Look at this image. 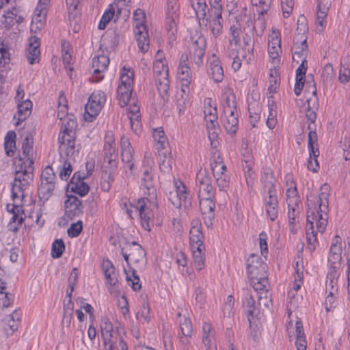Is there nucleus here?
<instances>
[{"mask_svg": "<svg viewBox=\"0 0 350 350\" xmlns=\"http://www.w3.org/2000/svg\"><path fill=\"white\" fill-rule=\"evenodd\" d=\"M34 162L32 158L20 157L14 163L15 177L12 185V198H24V191L33 179Z\"/></svg>", "mask_w": 350, "mask_h": 350, "instance_id": "nucleus-1", "label": "nucleus"}, {"mask_svg": "<svg viewBox=\"0 0 350 350\" xmlns=\"http://www.w3.org/2000/svg\"><path fill=\"white\" fill-rule=\"evenodd\" d=\"M314 220L316 221L317 230L323 233L327 224V212H320V210H318L315 213L314 211H310V208L308 210L306 234L308 248L310 251H313L316 248L314 243L317 242V233L314 230Z\"/></svg>", "mask_w": 350, "mask_h": 350, "instance_id": "nucleus-2", "label": "nucleus"}, {"mask_svg": "<svg viewBox=\"0 0 350 350\" xmlns=\"http://www.w3.org/2000/svg\"><path fill=\"white\" fill-rule=\"evenodd\" d=\"M207 8L208 28L215 38L222 33L224 19L222 16L224 7L221 1H208Z\"/></svg>", "mask_w": 350, "mask_h": 350, "instance_id": "nucleus-3", "label": "nucleus"}, {"mask_svg": "<svg viewBox=\"0 0 350 350\" xmlns=\"http://www.w3.org/2000/svg\"><path fill=\"white\" fill-rule=\"evenodd\" d=\"M211 167L219 190L225 191L229 186V177L226 174V165L224 162L220 152L217 150L213 152L211 160Z\"/></svg>", "mask_w": 350, "mask_h": 350, "instance_id": "nucleus-4", "label": "nucleus"}, {"mask_svg": "<svg viewBox=\"0 0 350 350\" xmlns=\"http://www.w3.org/2000/svg\"><path fill=\"white\" fill-rule=\"evenodd\" d=\"M206 46V42L204 36L198 33L191 36L189 41V56L197 67H199L202 63Z\"/></svg>", "mask_w": 350, "mask_h": 350, "instance_id": "nucleus-5", "label": "nucleus"}, {"mask_svg": "<svg viewBox=\"0 0 350 350\" xmlns=\"http://www.w3.org/2000/svg\"><path fill=\"white\" fill-rule=\"evenodd\" d=\"M106 101V95L101 91L94 92L90 96L85 106L84 118L86 121L92 122L100 111Z\"/></svg>", "mask_w": 350, "mask_h": 350, "instance_id": "nucleus-6", "label": "nucleus"}, {"mask_svg": "<svg viewBox=\"0 0 350 350\" xmlns=\"http://www.w3.org/2000/svg\"><path fill=\"white\" fill-rule=\"evenodd\" d=\"M149 204L150 200L148 198H142L133 206L135 212L139 215L142 227L148 232L151 230V226L153 224V213Z\"/></svg>", "mask_w": 350, "mask_h": 350, "instance_id": "nucleus-7", "label": "nucleus"}, {"mask_svg": "<svg viewBox=\"0 0 350 350\" xmlns=\"http://www.w3.org/2000/svg\"><path fill=\"white\" fill-rule=\"evenodd\" d=\"M196 186L198 198L215 196V189L212 185L211 177L206 170H200L198 172Z\"/></svg>", "mask_w": 350, "mask_h": 350, "instance_id": "nucleus-8", "label": "nucleus"}, {"mask_svg": "<svg viewBox=\"0 0 350 350\" xmlns=\"http://www.w3.org/2000/svg\"><path fill=\"white\" fill-rule=\"evenodd\" d=\"M175 186L176 189L172 191H170L167 197L172 205L176 208L182 206L185 208L191 206V201L185 185L182 182H176Z\"/></svg>", "mask_w": 350, "mask_h": 350, "instance_id": "nucleus-9", "label": "nucleus"}, {"mask_svg": "<svg viewBox=\"0 0 350 350\" xmlns=\"http://www.w3.org/2000/svg\"><path fill=\"white\" fill-rule=\"evenodd\" d=\"M267 269V265L263 262L259 255L255 254L250 255L247 260V273L250 279L268 275Z\"/></svg>", "mask_w": 350, "mask_h": 350, "instance_id": "nucleus-10", "label": "nucleus"}, {"mask_svg": "<svg viewBox=\"0 0 350 350\" xmlns=\"http://www.w3.org/2000/svg\"><path fill=\"white\" fill-rule=\"evenodd\" d=\"M121 252L128 264L129 259L134 263L143 262L146 260L145 250L136 241L126 243L125 245L121 248Z\"/></svg>", "mask_w": 350, "mask_h": 350, "instance_id": "nucleus-11", "label": "nucleus"}, {"mask_svg": "<svg viewBox=\"0 0 350 350\" xmlns=\"http://www.w3.org/2000/svg\"><path fill=\"white\" fill-rule=\"evenodd\" d=\"M200 208L204 220V223L207 228H211L215 219V196L198 198Z\"/></svg>", "mask_w": 350, "mask_h": 350, "instance_id": "nucleus-12", "label": "nucleus"}, {"mask_svg": "<svg viewBox=\"0 0 350 350\" xmlns=\"http://www.w3.org/2000/svg\"><path fill=\"white\" fill-rule=\"evenodd\" d=\"M244 299L243 306L247 312V315L256 317L259 313V306L266 301L262 295L258 296V302H256L254 298L251 290L243 289Z\"/></svg>", "mask_w": 350, "mask_h": 350, "instance_id": "nucleus-13", "label": "nucleus"}, {"mask_svg": "<svg viewBox=\"0 0 350 350\" xmlns=\"http://www.w3.org/2000/svg\"><path fill=\"white\" fill-rule=\"evenodd\" d=\"M65 213L64 219L72 220L75 217L79 216L83 213L82 202L77 197L68 196L65 201Z\"/></svg>", "mask_w": 350, "mask_h": 350, "instance_id": "nucleus-14", "label": "nucleus"}, {"mask_svg": "<svg viewBox=\"0 0 350 350\" xmlns=\"http://www.w3.org/2000/svg\"><path fill=\"white\" fill-rule=\"evenodd\" d=\"M268 197L264 199L266 213L271 221H275L278 214V199L276 194V189L264 191Z\"/></svg>", "mask_w": 350, "mask_h": 350, "instance_id": "nucleus-15", "label": "nucleus"}, {"mask_svg": "<svg viewBox=\"0 0 350 350\" xmlns=\"http://www.w3.org/2000/svg\"><path fill=\"white\" fill-rule=\"evenodd\" d=\"M202 224L198 219H194L191 221V228L189 232L191 247L195 249L197 245H204V237L202 230Z\"/></svg>", "mask_w": 350, "mask_h": 350, "instance_id": "nucleus-16", "label": "nucleus"}, {"mask_svg": "<svg viewBox=\"0 0 350 350\" xmlns=\"http://www.w3.org/2000/svg\"><path fill=\"white\" fill-rule=\"evenodd\" d=\"M215 332L208 323H204L202 325V342L206 350H217Z\"/></svg>", "mask_w": 350, "mask_h": 350, "instance_id": "nucleus-17", "label": "nucleus"}, {"mask_svg": "<svg viewBox=\"0 0 350 350\" xmlns=\"http://www.w3.org/2000/svg\"><path fill=\"white\" fill-rule=\"evenodd\" d=\"M68 188L71 191L80 196H85L90 190L88 185L83 181V178L81 176L79 172L74 174L68 185Z\"/></svg>", "mask_w": 350, "mask_h": 350, "instance_id": "nucleus-18", "label": "nucleus"}, {"mask_svg": "<svg viewBox=\"0 0 350 350\" xmlns=\"http://www.w3.org/2000/svg\"><path fill=\"white\" fill-rule=\"evenodd\" d=\"M40 42L38 37L33 36L29 39V45L27 49V58L30 64L38 62L40 57Z\"/></svg>", "mask_w": 350, "mask_h": 350, "instance_id": "nucleus-19", "label": "nucleus"}, {"mask_svg": "<svg viewBox=\"0 0 350 350\" xmlns=\"http://www.w3.org/2000/svg\"><path fill=\"white\" fill-rule=\"evenodd\" d=\"M109 64V59L105 55H98L92 59V68H94L93 75L96 81H100L103 78L101 73L107 70Z\"/></svg>", "mask_w": 350, "mask_h": 350, "instance_id": "nucleus-20", "label": "nucleus"}, {"mask_svg": "<svg viewBox=\"0 0 350 350\" xmlns=\"http://www.w3.org/2000/svg\"><path fill=\"white\" fill-rule=\"evenodd\" d=\"M191 4L195 10L200 25H204L208 28L207 4L206 0H191Z\"/></svg>", "mask_w": 350, "mask_h": 350, "instance_id": "nucleus-21", "label": "nucleus"}, {"mask_svg": "<svg viewBox=\"0 0 350 350\" xmlns=\"http://www.w3.org/2000/svg\"><path fill=\"white\" fill-rule=\"evenodd\" d=\"M243 45L240 49H238V53L240 58L248 64L254 59V42L250 36L245 34L243 37Z\"/></svg>", "mask_w": 350, "mask_h": 350, "instance_id": "nucleus-22", "label": "nucleus"}, {"mask_svg": "<svg viewBox=\"0 0 350 350\" xmlns=\"http://www.w3.org/2000/svg\"><path fill=\"white\" fill-rule=\"evenodd\" d=\"M142 185L147 190V191H145V193L150 196L151 198H155L156 188L151 167H147L144 170L142 178Z\"/></svg>", "mask_w": 350, "mask_h": 350, "instance_id": "nucleus-23", "label": "nucleus"}, {"mask_svg": "<svg viewBox=\"0 0 350 350\" xmlns=\"http://www.w3.org/2000/svg\"><path fill=\"white\" fill-rule=\"evenodd\" d=\"M208 73L215 82L219 83L224 79V73L223 68L219 59L215 55H213L212 59L210 61Z\"/></svg>", "mask_w": 350, "mask_h": 350, "instance_id": "nucleus-24", "label": "nucleus"}, {"mask_svg": "<svg viewBox=\"0 0 350 350\" xmlns=\"http://www.w3.org/2000/svg\"><path fill=\"white\" fill-rule=\"evenodd\" d=\"M36 131L34 129L31 131H25L21 135L23 137L22 142V150L24 159L32 158L33 155V135Z\"/></svg>", "mask_w": 350, "mask_h": 350, "instance_id": "nucleus-25", "label": "nucleus"}, {"mask_svg": "<svg viewBox=\"0 0 350 350\" xmlns=\"http://www.w3.org/2000/svg\"><path fill=\"white\" fill-rule=\"evenodd\" d=\"M260 183L262 185L263 191L275 189L276 178L273 170L267 166H264L261 170Z\"/></svg>", "mask_w": 350, "mask_h": 350, "instance_id": "nucleus-26", "label": "nucleus"}, {"mask_svg": "<svg viewBox=\"0 0 350 350\" xmlns=\"http://www.w3.org/2000/svg\"><path fill=\"white\" fill-rule=\"evenodd\" d=\"M250 283L252 286L254 290L260 294V295L262 296V294H265L264 299L266 302H264L263 304L266 307H269L268 302L270 301V299H267V286L268 284V275H265V277H256L254 278V279H250Z\"/></svg>", "mask_w": 350, "mask_h": 350, "instance_id": "nucleus-27", "label": "nucleus"}, {"mask_svg": "<svg viewBox=\"0 0 350 350\" xmlns=\"http://www.w3.org/2000/svg\"><path fill=\"white\" fill-rule=\"evenodd\" d=\"M17 112L14 116V118L17 120L16 125L25 120L31 114L32 109V103L29 99L24 100L17 103Z\"/></svg>", "mask_w": 350, "mask_h": 350, "instance_id": "nucleus-28", "label": "nucleus"}, {"mask_svg": "<svg viewBox=\"0 0 350 350\" xmlns=\"http://www.w3.org/2000/svg\"><path fill=\"white\" fill-rule=\"evenodd\" d=\"M330 5L329 0H318L316 24L321 26L322 29L325 27V18Z\"/></svg>", "mask_w": 350, "mask_h": 350, "instance_id": "nucleus-29", "label": "nucleus"}, {"mask_svg": "<svg viewBox=\"0 0 350 350\" xmlns=\"http://www.w3.org/2000/svg\"><path fill=\"white\" fill-rule=\"evenodd\" d=\"M308 129L310 130L308 133V149L309 154L310 157H314L316 166H318L317 157L319 155V151L317 147V135L315 131V128H312L310 124L308 125Z\"/></svg>", "mask_w": 350, "mask_h": 350, "instance_id": "nucleus-30", "label": "nucleus"}, {"mask_svg": "<svg viewBox=\"0 0 350 350\" xmlns=\"http://www.w3.org/2000/svg\"><path fill=\"white\" fill-rule=\"evenodd\" d=\"M185 59H187V57H184L183 55L178 68V78L182 81V85L188 88L191 79V69L185 63Z\"/></svg>", "mask_w": 350, "mask_h": 350, "instance_id": "nucleus-31", "label": "nucleus"}, {"mask_svg": "<svg viewBox=\"0 0 350 350\" xmlns=\"http://www.w3.org/2000/svg\"><path fill=\"white\" fill-rule=\"evenodd\" d=\"M236 112L232 113H224L225 118L223 120V125L228 134L234 135L238 129L239 120Z\"/></svg>", "mask_w": 350, "mask_h": 350, "instance_id": "nucleus-32", "label": "nucleus"}, {"mask_svg": "<svg viewBox=\"0 0 350 350\" xmlns=\"http://www.w3.org/2000/svg\"><path fill=\"white\" fill-rule=\"evenodd\" d=\"M55 186V180H42L38 189V193L40 198L47 200L53 194Z\"/></svg>", "mask_w": 350, "mask_h": 350, "instance_id": "nucleus-33", "label": "nucleus"}, {"mask_svg": "<svg viewBox=\"0 0 350 350\" xmlns=\"http://www.w3.org/2000/svg\"><path fill=\"white\" fill-rule=\"evenodd\" d=\"M294 46L295 51L293 55V61L297 62V63H299V59H306L308 52L307 38L301 40V41H299V42L297 44H295L294 43Z\"/></svg>", "mask_w": 350, "mask_h": 350, "instance_id": "nucleus-34", "label": "nucleus"}, {"mask_svg": "<svg viewBox=\"0 0 350 350\" xmlns=\"http://www.w3.org/2000/svg\"><path fill=\"white\" fill-rule=\"evenodd\" d=\"M107 288L110 293L114 296H119L120 291L118 290V273L116 269L105 275Z\"/></svg>", "mask_w": 350, "mask_h": 350, "instance_id": "nucleus-35", "label": "nucleus"}, {"mask_svg": "<svg viewBox=\"0 0 350 350\" xmlns=\"http://www.w3.org/2000/svg\"><path fill=\"white\" fill-rule=\"evenodd\" d=\"M229 32L230 38L227 51H231V54L234 55L237 53L236 50H238V44L240 42V29L235 25H232L230 27Z\"/></svg>", "mask_w": 350, "mask_h": 350, "instance_id": "nucleus-36", "label": "nucleus"}, {"mask_svg": "<svg viewBox=\"0 0 350 350\" xmlns=\"http://www.w3.org/2000/svg\"><path fill=\"white\" fill-rule=\"evenodd\" d=\"M192 250L194 266L198 271H200L204 268V266L205 246L197 245L195 249Z\"/></svg>", "mask_w": 350, "mask_h": 350, "instance_id": "nucleus-37", "label": "nucleus"}, {"mask_svg": "<svg viewBox=\"0 0 350 350\" xmlns=\"http://www.w3.org/2000/svg\"><path fill=\"white\" fill-rule=\"evenodd\" d=\"M308 26L306 19L304 16H299L297 20V27L295 31V36L294 38V42L297 44L301 40L307 38L306 33L308 32Z\"/></svg>", "mask_w": 350, "mask_h": 350, "instance_id": "nucleus-38", "label": "nucleus"}, {"mask_svg": "<svg viewBox=\"0 0 350 350\" xmlns=\"http://www.w3.org/2000/svg\"><path fill=\"white\" fill-rule=\"evenodd\" d=\"M329 185L324 184L320 188V193L319 195V210L320 212H327L328 210V198H329Z\"/></svg>", "mask_w": 350, "mask_h": 350, "instance_id": "nucleus-39", "label": "nucleus"}, {"mask_svg": "<svg viewBox=\"0 0 350 350\" xmlns=\"http://www.w3.org/2000/svg\"><path fill=\"white\" fill-rule=\"evenodd\" d=\"M135 35L139 50L142 53H146V51H148L149 48V38L147 29H137V31H135Z\"/></svg>", "mask_w": 350, "mask_h": 350, "instance_id": "nucleus-40", "label": "nucleus"}, {"mask_svg": "<svg viewBox=\"0 0 350 350\" xmlns=\"http://www.w3.org/2000/svg\"><path fill=\"white\" fill-rule=\"evenodd\" d=\"M223 109L224 113H232V112L237 111V103L234 94L225 93L223 94Z\"/></svg>", "mask_w": 350, "mask_h": 350, "instance_id": "nucleus-41", "label": "nucleus"}, {"mask_svg": "<svg viewBox=\"0 0 350 350\" xmlns=\"http://www.w3.org/2000/svg\"><path fill=\"white\" fill-rule=\"evenodd\" d=\"M16 133L8 131L5 137L4 148L7 156L12 157L16 150Z\"/></svg>", "mask_w": 350, "mask_h": 350, "instance_id": "nucleus-42", "label": "nucleus"}, {"mask_svg": "<svg viewBox=\"0 0 350 350\" xmlns=\"http://www.w3.org/2000/svg\"><path fill=\"white\" fill-rule=\"evenodd\" d=\"M114 173L111 170H102L100 187L103 191L107 192L110 190L111 185L114 181Z\"/></svg>", "mask_w": 350, "mask_h": 350, "instance_id": "nucleus-43", "label": "nucleus"}, {"mask_svg": "<svg viewBox=\"0 0 350 350\" xmlns=\"http://www.w3.org/2000/svg\"><path fill=\"white\" fill-rule=\"evenodd\" d=\"M115 8L113 4L109 5L107 9L103 14L100 23L98 24V29L103 30L106 28L107 25L111 21L112 18L115 16Z\"/></svg>", "mask_w": 350, "mask_h": 350, "instance_id": "nucleus-44", "label": "nucleus"}, {"mask_svg": "<svg viewBox=\"0 0 350 350\" xmlns=\"http://www.w3.org/2000/svg\"><path fill=\"white\" fill-rule=\"evenodd\" d=\"M103 339L104 345L107 350H115L118 349L119 347V338L120 336H115L113 332L107 333V336L105 334H102Z\"/></svg>", "mask_w": 350, "mask_h": 350, "instance_id": "nucleus-45", "label": "nucleus"}, {"mask_svg": "<svg viewBox=\"0 0 350 350\" xmlns=\"http://www.w3.org/2000/svg\"><path fill=\"white\" fill-rule=\"evenodd\" d=\"M153 71L155 77H168V66L162 59H157L154 62Z\"/></svg>", "mask_w": 350, "mask_h": 350, "instance_id": "nucleus-46", "label": "nucleus"}, {"mask_svg": "<svg viewBox=\"0 0 350 350\" xmlns=\"http://www.w3.org/2000/svg\"><path fill=\"white\" fill-rule=\"evenodd\" d=\"M272 0H251L253 6L256 7V11L259 16H263L269 10Z\"/></svg>", "mask_w": 350, "mask_h": 350, "instance_id": "nucleus-47", "label": "nucleus"}, {"mask_svg": "<svg viewBox=\"0 0 350 350\" xmlns=\"http://www.w3.org/2000/svg\"><path fill=\"white\" fill-rule=\"evenodd\" d=\"M338 79L342 83L350 80V59H347V62L345 59L341 62Z\"/></svg>", "mask_w": 350, "mask_h": 350, "instance_id": "nucleus-48", "label": "nucleus"}, {"mask_svg": "<svg viewBox=\"0 0 350 350\" xmlns=\"http://www.w3.org/2000/svg\"><path fill=\"white\" fill-rule=\"evenodd\" d=\"M155 81L159 94L163 98L167 96L170 88L168 77H155Z\"/></svg>", "mask_w": 350, "mask_h": 350, "instance_id": "nucleus-49", "label": "nucleus"}, {"mask_svg": "<svg viewBox=\"0 0 350 350\" xmlns=\"http://www.w3.org/2000/svg\"><path fill=\"white\" fill-rule=\"evenodd\" d=\"M61 129L62 131H75L77 126V121L70 118V116L60 117Z\"/></svg>", "mask_w": 350, "mask_h": 350, "instance_id": "nucleus-50", "label": "nucleus"}, {"mask_svg": "<svg viewBox=\"0 0 350 350\" xmlns=\"http://www.w3.org/2000/svg\"><path fill=\"white\" fill-rule=\"evenodd\" d=\"M153 137L159 146V149L165 148V145L167 144V137L165 135L164 131L162 128L154 129L153 133Z\"/></svg>", "mask_w": 350, "mask_h": 350, "instance_id": "nucleus-51", "label": "nucleus"}, {"mask_svg": "<svg viewBox=\"0 0 350 350\" xmlns=\"http://www.w3.org/2000/svg\"><path fill=\"white\" fill-rule=\"evenodd\" d=\"M188 104V95L185 89H181V93L178 94L176 106L180 114L183 113Z\"/></svg>", "mask_w": 350, "mask_h": 350, "instance_id": "nucleus-52", "label": "nucleus"}, {"mask_svg": "<svg viewBox=\"0 0 350 350\" xmlns=\"http://www.w3.org/2000/svg\"><path fill=\"white\" fill-rule=\"evenodd\" d=\"M10 62V53L5 40L0 37V66H4Z\"/></svg>", "mask_w": 350, "mask_h": 350, "instance_id": "nucleus-53", "label": "nucleus"}, {"mask_svg": "<svg viewBox=\"0 0 350 350\" xmlns=\"http://www.w3.org/2000/svg\"><path fill=\"white\" fill-rule=\"evenodd\" d=\"M65 250V244L62 239H56L52 244L51 256L53 258H60Z\"/></svg>", "mask_w": 350, "mask_h": 350, "instance_id": "nucleus-54", "label": "nucleus"}, {"mask_svg": "<svg viewBox=\"0 0 350 350\" xmlns=\"http://www.w3.org/2000/svg\"><path fill=\"white\" fill-rule=\"evenodd\" d=\"M133 19L135 21V27L137 29H143V30H146V26L144 24L146 14L143 10L137 9L134 12Z\"/></svg>", "mask_w": 350, "mask_h": 350, "instance_id": "nucleus-55", "label": "nucleus"}, {"mask_svg": "<svg viewBox=\"0 0 350 350\" xmlns=\"http://www.w3.org/2000/svg\"><path fill=\"white\" fill-rule=\"evenodd\" d=\"M104 158L118 159V151L116 148L114 140L106 141L104 146Z\"/></svg>", "mask_w": 350, "mask_h": 350, "instance_id": "nucleus-56", "label": "nucleus"}, {"mask_svg": "<svg viewBox=\"0 0 350 350\" xmlns=\"http://www.w3.org/2000/svg\"><path fill=\"white\" fill-rule=\"evenodd\" d=\"M299 213L300 211L298 208V206L297 204H295V206L292 207H290V204H288V223L291 228V232H293V233H295L296 232L295 230H294V226L296 223V218L298 217Z\"/></svg>", "mask_w": 350, "mask_h": 350, "instance_id": "nucleus-57", "label": "nucleus"}, {"mask_svg": "<svg viewBox=\"0 0 350 350\" xmlns=\"http://www.w3.org/2000/svg\"><path fill=\"white\" fill-rule=\"evenodd\" d=\"M269 113L267 117L266 124L269 129H273L275 126L277 122L275 119L277 115L276 105L273 101L271 104H269Z\"/></svg>", "mask_w": 350, "mask_h": 350, "instance_id": "nucleus-58", "label": "nucleus"}, {"mask_svg": "<svg viewBox=\"0 0 350 350\" xmlns=\"http://www.w3.org/2000/svg\"><path fill=\"white\" fill-rule=\"evenodd\" d=\"M133 153V151L121 152L122 161L124 163V167L129 170L131 174H133L134 168V159Z\"/></svg>", "mask_w": 350, "mask_h": 350, "instance_id": "nucleus-59", "label": "nucleus"}, {"mask_svg": "<svg viewBox=\"0 0 350 350\" xmlns=\"http://www.w3.org/2000/svg\"><path fill=\"white\" fill-rule=\"evenodd\" d=\"M26 216L21 217L15 214H12V217L8 224V228L10 231L17 232L21 227Z\"/></svg>", "mask_w": 350, "mask_h": 350, "instance_id": "nucleus-60", "label": "nucleus"}, {"mask_svg": "<svg viewBox=\"0 0 350 350\" xmlns=\"http://www.w3.org/2000/svg\"><path fill=\"white\" fill-rule=\"evenodd\" d=\"M59 151L61 157L63 158V154L67 157L66 159H69V161L71 160V157L75 154V142H72V144H59Z\"/></svg>", "mask_w": 350, "mask_h": 350, "instance_id": "nucleus-61", "label": "nucleus"}, {"mask_svg": "<svg viewBox=\"0 0 350 350\" xmlns=\"http://www.w3.org/2000/svg\"><path fill=\"white\" fill-rule=\"evenodd\" d=\"M124 71H127L126 72H123L120 76V83L119 85H125L127 87L132 86L133 83V76L134 72L133 70L129 69L126 70L125 67L123 68Z\"/></svg>", "mask_w": 350, "mask_h": 350, "instance_id": "nucleus-62", "label": "nucleus"}, {"mask_svg": "<svg viewBox=\"0 0 350 350\" xmlns=\"http://www.w3.org/2000/svg\"><path fill=\"white\" fill-rule=\"evenodd\" d=\"M75 131L68 132V131H60V133L58 137V142L59 144H72V142H75Z\"/></svg>", "mask_w": 350, "mask_h": 350, "instance_id": "nucleus-63", "label": "nucleus"}, {"mask_svg": "<svg viewBox=\"0 0 350 350\" xmlns=\"http://www.w3.org/2000/svg\"><path fill=\"white\" fill-rule=\"evenodd\" d=\"M72 172V167L69 159H64V164L59 172V177L62 180H67Z\"/></svg>", "mask_w": 350, "mask_h": 350, "instance_id": "nucleus-64", "label": "nucleus"}]
</instances>
